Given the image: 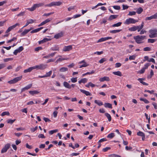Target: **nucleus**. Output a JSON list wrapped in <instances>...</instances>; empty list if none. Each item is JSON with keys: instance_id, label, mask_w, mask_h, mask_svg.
<instances>
[{"instance_id": "obj_10", "label": "nucleus", "mask_w": 157, "mask_h": 157, "mask_svg": "<svg viewBox=\"0 0 157 157\" xmlns=\"http://www.w3.org/2000/svg\"><path fill=\"white\" fill-rule=\"evenodd\" d=\"M134 39L135 40L137 44L143 43V42L140 38V36L138 35L134 37Z\"/></svg>"}, {"instance_id": "obj_57", "label": "nucleus", "mask_w": 157, "mask_h": 157, "mask_svg": "<svg viewBox=\"0 0 157 157\" xmlns=\"http://www.w3.org/2000/svg\"><path fill=\"white\" fill-rule=\"evenodd\" d=\"M145 70V68L143 67L139 71V73L140 74H142L144 72Z\"/></svg>"}, {"instance_id": "obj_59", "label": "nucleus", "mask_w": 157, "mask_h": 157, "mask_svg": "<svg viewBox=\"0 0 157 157\" xmlns=\"http://www.w3.org/2000/svg\"><path fill=\"white\" fill-rule=\"evenodd\" d=\"M144 51H150L151 50V49L148 47H146L144 48Z\"/></svg>"}, {"instance_id": "obj_28", "label": "nucleus", "mask_w": 157, "mask_h": 157, "mask_svg": "<svg viewBox=\"0 0 157 157\" xmlns=\"http://www.w3.org/2000/svg\"><path fill=\"white\" fill-rule=\"evenodd\" d=\"M29 92L30 94L32 95H33L35 94H37L39 93V92L37 90H31L29 91Z\"/></svg>"}, {"instance_id": "obj_40", "label": "nucleus", "mask_w": 157, "mask_h": 157, "mask_svg": "<svg viewBox=\"0 0 157 157\" xmlns=\"http://www.w3.org/2000/svg\"><path fill=\"white\" fill-rule=\"evenodd\" d=\"M107 60L105 58H101L99 61V63H103L104 62Z\"/></svg>"}, {"instance_id": "obj_53", "label": "nucleus", "mask_w": 157, "mask_h": 157, "mask_svg": "<svg viewBox=\"0 0 157 157\" xmlns=\"http://www.w3.org/2000/svg\"><path fill=\"white\" fill-rule=\"evenodd\" d=\"M144 92H147L150 93L151 94H153L154 92V90H146L144 91Z\"/></svg>"}, {"instance_id": "obj_17", "label": "nucleus", "mask_w": 157, "mask_h": 157, "mask_svg": "<svg viewBox=\"0 0 157 157\" xmlns=\"http://www.w3.org/2000/svg\"><path fill=\"white\" fill-rule=\"evenodd\" d=\"M50 40V39H49L45 38H44L43 40L39 41L38 42V43L39 44H43L44 43Z\"/></svg>"}, {"instance_id": "obj_42", "label": "nucleus", "mask_w": 157, "mask_h": 157, "mask_svg": "<svg viewBox=\"0 0 157 157\" xmlns=\"http://www.w3.org/2000/svg\"><path fill=\"white\" fill-rule=\"evenodd\" d=\"M52 73V71H50L48 72H47L46 74L45 75V77H48L50 76Z\"/></svg>"}, {"instance_id": "obj_24", "label": "nucleus", "mask_w": 157, "mask_h": 157, "mask_svg": "<svg viewBox=\"0 0 157 157\" xmlns=\"http://www.w3.org/2000/svg\"><path fill=\"white\" fill-rule=\"evenodd\" d=\"M138 27L137 26H134L133 27L130 28L128 30L130 31H135L137 30Z\"/></svg>"}, {"instance_id": "obj_58", "label": "nucleus", "mask_w": 157, "mask_h": 157, "mask_svg": "<svg viewBox=\"0 0 157 157\" xmlns=\"http://www.w3.org/2000/svg\"><path fill=\"white\" fill-rule=\"evenodd\" d=\"M54 13L53 12H51L48 13H44L43 15V16H49L51 14H53Z\"/></svg>"}, {"instance_id": "obj_29", "label": "nucleus", "mask_w": 157, "mask_h": 157, "mask_svg": "<svg viewBox=\"0 0 157 157\" xmlns=\"http://www.w3.org/2000/svg\"><path fill=\"white\" fill-rule=\"evenodd\" d=\"M94 103L99 106H101L103 105L102 102L100 100H95L94 101Z\"/></svg>"}, {"instance_id": "obj_3", "label": "nucleus", "mask_w": 157, "mask_h": 157, "mask_svg": "<svg viewBox=\"0 0 157 157\" xmlns=\"http://www.w3.org/2000/svg\"><path fill=\"white\" fill-rule=\"evenodd\" d=\"M138 21L137 20H136L133 18H130L126 19L124 23L125 24L128 25L130 24H135Z\"/></svg>"}, {"instance_id": "obj_18", "label": "nucleus", "mask_w": 157, "mask_h": 157, "mask_svg": "<svg viewBox=\"0 0 157 157\" xmlns=\"http://www.w3.org/2000/svg\"><path fill=\"white\" fill-rule=\"evenodd\" d=\"M88 81V79L86 78H83L80 80L78 81V82L79 84L81 83H86Z\"/></svg>"}, {"instance_id": "obj_25", "label": "nucleus", "mask_w": 157, "mask_h": 157, "mask_svg": "<svg viewBox=\"0 0 157 157\" xmlns=\"http://www.w3.org/2000/svg\"><path fill=\"white\" fill-rule=\"evenodd\" d=\"M30 31V30L25 29L21 34V36H23L27 34Z\"/></svg>"}, {"instance_id": "obj_6", "label": "nucleus", "mask_w": 157, "mask_h": 157, "mask_svg": "<svg viewBox=\"0 0 157 157\" xmlns=\"http://www.w3.org/2000/svg\"><path fill=\"white\" fill-rule=\"evenodd\" d=\"M47 64H41L39 65L34 66V69H37L44 70L47 68Z\"/></svg>"}, {"instance_id": "obj_12", "label": "nucleus", "mask_w": 157, "mask_h": 157, "mask_svg": "<svg viewBox=\"0 0 157 157\" xmlns=\"http://www.w3.org/2000/svg\"><path fill=\"white\" fill-rule=\"evenodd\" d=\"M64 33V32H63L62 31H61L59 33H57L54 36V38H55L56 39H58L63 36Z\"/></svg>"}, {"instance_id": "obj_16", "label": "nucleus", "mask_w": 157, "mask_h": 157, "mask_svg": "<svg viewBox=\"0 0 157 157\" xmlns=\"http://www.w3.org/2000/svg\"><path fill=\"white\" fill-rule=\"evenodd\" d=\"M80 91L81 92L84 94L86 96L91 95V94L88 91L82 89H80Z\"/></svg>"}, {"instance_id": "obj_19", "label": "nucleus", "mask_w": 157, "mask_h": 157, "mask_svg": "<svg viewBox=\"0 0 157 157\" xmlns=\"http://www.w3.org/2000/svg\"><path fill=\"white\" fill-rule=\"evenodd\" d=\"M51 49L52 51H59V48L58 45H55L51 48Z\"/></svg>"}, {"instance_id": "obj_20", "label": "nucleus", "mask_w": 157, "mask_h": 157, "mask_svg": "<svg viewBox=\"0 0 157 157\" xmlns=\"http://www.w3.org/2000/svg\"><path fill=\"white\" fill-rule=\"evenodd\" d=\"M34 69V66L29 67V68L24 70V73H27L31 72Z\"/></svg>"}, {"instance_id": "obj_47", "label": "nucleus", "mask_w": 157, "mask_h": 157, "mask_svg": "<svg viewBox=\"0 0 157 157\" xmlns=\"http://www.w3.org/2000/svg\"><path fill=\"white\" fill-rule=\"evenodd\" d=\"M110 157H121V156L113 154L109 155Z\"/></svg>"}, {"instance_id": "obj_34", "label": "nucleus", "mask_w": 157, "mask_h": 157, "mask_svg": "<svg viewBox=\"0 0 157 157\" xmlns=\"http://www.w3.org/2000/svg\"><path fill=\"white\" fill-rule=\"evenodd\" d=\"M115 136V134L113 133H112L109 134L107 136V138H112Z\"/></svg>"}, {"instance_id": "obj_1", "label": "nucleus", "mask_w": 157, "mask_h": 157, "mask_svg": "<svg viewBox=\"0 0 157 157\" xmlns=\"http://www.w3.org/2000/svg\"><path fill=\"white\" fill-rule=\"evenodd\" d=\"M44 5V3H41L38 4H34L33 6L30 8H28L27 9L29 10L32 11L35 10L36 8H38L40 7H41Z\"/></svg>"}, {"instance_id": "obj_9", "label": "nucleus", "mask_w": 157, "mask_h": 157, "mask_svg": "<svg viewBox=\"0 0 157 157\" xmlns=\"http://www.w3.org/2000/svg\"><path fill=\"white\" fill-rule=\"evenodd\" d=\"M157 18V13H156L154 15L149 17H147L145 18V20L146 21L150 20L152 19H156Z\"/></svg>"}, {"instance_id": "obj_21", "label": "nucleus", "mask_w": 157, "mask_h": 157, "mask_svg": "<svg viewBox=\"0 0 157 157\" xmlns=\"http://www.w3.org/2000/svg\"><path fill=\"white\" fill-rule=\"evenodd\" d=\"M43 28V27H41L39 28H38L37 29H34L31 32V33H36L39 31H40V30H41Z\"/></svg>"}, {"instance_id": "obj_4", "label": "nucleus", "mask_w": 157, "mask_h": 157, "mask_svg": "<svg viewBox=\"0 0 157 157\" xmlns=\"http://www.w3.org/2000/svg\"><path fill=\"white\" fill-rule=\"evenodd\" d=\"M62 4V2H53L51 3L46 4L45 6L51 7L54 6H59Z\"/></svg>"}, {"instance_id": "obj_14", "label": "nucleus", "mask_w": 157, "mask_h": 157, "mask_svg": "<svg viewBox=\"0 0 157 157\" xmlns=\"http://www.w3.org/2000/svg\"><path fill=\"white\" fill-rule=\"evenodd\" d=\"M110 80L109 78L107 76H104L102 78H100L99 79V81L101 82H103L105 81H109Z\"/></svg>"}, {"instance_id": "obj_5", "label": "nucleus", "mask_w": 157, "mask_h": 157, "mask_svg": "<svg viewBox=\"0 0 157 157\" xmlns=\"http://www.w3.org/2000/svg\"><path fill=\"white\" fill-rule=\"evenodd\" d=\"M22 78V76H20L17 77L11 80L8 82V83L10 84H13L16 83L17 82L20 81L21 80Z\"/></svg>"}, {"instance_id": "obj_48", "label": "nucleus", "mask_w": 157, "mask_h": 157, "mask_svg": "<svg viewBox=\"0 0 157 157\" xmlns=\"http://www.w3.org/2000/svg\"><path fill=\"white\" fill-rule=\"evenodd\" d=\"M113 7L114 9L117 10H120L121 9V7L120 6H114Z\"/></svg>"}, {"instance_id": "obj_22", "label": "nucleus", "mask_w": 157, "mask_h": 157, "mask_svg": "<svg viewBox=\"0 0 157 157\" xmlns=\"http://www.w3.org/2000/svg\"><path fill=\"white\" fill-rule=\"evenodd\" d=\"M63 85L67 88L68 89H71V85L66 82H63Z\"/></svg>"}, {"instance_id": "obj_52", "label": "nucleus", "mask_w": 157, "mask_h": 157, "mask_svg": "<svg viewBox=\"0 0 157 157\" xmlns=\"http://www.w3.org/2000/svg\"><path fill=\"white\" fill-rule=\"evenodd\" d=\"M107 141V140L105 138H103L99 140L98 142V143H100L103 141Z\"/></svg>"}, {"instance_id": "obj_15", "label": "nucleus", "mask_w": 157, "mask_h": 157, "mask_svg": "<svg viewBox=\"0 0 157 157\" xmlns=\"http://www.w3.org/2000/svg\"><path fill=\"white\" fill-rule=\"evenodd\" d=\"M118 15H111L109 18L108 20L109 21H111L113 19H115L117 17Z\"/></svg>"}, {"instance_id": "obj_11", "label": "nucleus", "mask_w": 157, "mask_h": 157, "mask_svg": "<svg viewBox=\"0 0 157 157\" xmlns=\"http://www.w3.org/2000/svg\"><path fill=\"white\" fill-rule=\"evenodd\" d=\"M72 49V47L71 45L65 46L63 48V51L64 52L69 51L71 50Z\"/></svg>"}, {"instance_id": "obj_36", "label": "nucleus", "mask_w": 157, "mask_h": 157, "mask_svg": "<svg viewBox=\"0 0 157 157\" xmlns=\"http://www.w3.org/2000/svg\"><path fill=\"white\" fill-rule=\"evenodd\" d=\"M156 39H148V42L149 43H153L156 41Z\"/></svg>"}, {"instance_id": "obj_26", "label": "nucleus", "mask_w": 157, "mask_h": 157, "mask_svg": "<svg viewBox=\"0 0 157 157\" xmlns=\"http://www.w3.org/2000/svg\"><path fill=\"white\" fill-rule=\"evenodd\" d=\"M113 73L114 75H117L119 76H121L122 75L121 72L120 71L113 72Z\"/></svg>"}, {"instance_id": "obj_62", "label": "nucleus", "mask_w": 157, "mask_h": 157, "mask_svg": "<svg viewBox=\"0 0 157 157\" xmlns=\"http://www.w3.org/2000/svg\"><path fill=\"white\" fill-rule=\"evenodd\" d=\"M43 120L45 122L51 121V120L48 118L44 117L43 118Z\"/></svg>"}, {"instance_id": "obj_37", "label": "nucleus", "mask_w": 157, "mask_h": 157, "mask_svg": "<svg viewBox=\"0 0 157 157\" xmlns=\"http://www.w3.org/2000/svg\"><path fill=\"white\" fill-rule=\"evenodd\" d=\"M10 114V113L8 111H5L2 113L1 114V116H3L5 115L9 116Z\"/></svg>"}, {"instance_id": "obj_60", "label": "nucleus", "mask_w": 157, "mask_h": 157, "mask_svg": "<svg viewBox=\"0 0 157 157\" xmlns=\"http://www.w3.org/2000/svg\"><path fill=\"white\" fill-rule=\"evenodd\" d=\"M13 60V59L12 58H6L5 59H4V62H7L10 60Z\"/></svg>"}, {"instance_id": "obj_31", "label": "nucleus", "mask_w": 157, "mask_h": 157, "mask_svg": "<svg viewBox=\"0 0 157 157\" xmlns=\"http://www.w3.org/2000/svg\"><path fill=\"white\" fill-rule=\"evenodd\" d=\"M122 23L121 22H120L117 23H116L113 25H112V27H119L122 24Z\"/></svg>"}, {"instance_id": "obj_30", "label": "nucleus", "mask_w": 157, "mask_h": 157, "mask_svg": "<svg viewBox=\"0 0 157 157\" xmlns=\"http://www.w3.org/2000/svg\"><path fill=\"white\" fill-rule=\"evenodd\" d=\"M143 9L142 7H140L137 9L136 13L139 14H140L143 11Z\"/></svg>"}, {"instance_id": "obj_2", "label": "nucleus", "mask_w": 157, "mask_h": 157, "mask_svg": "<svg viewBox=\"0 0 157 157\" xmlns=\"http://www.w3.org/2000/svg\"><path fill=\"white\" fill-rule=\"evenodd\" d=\"M150 34L149 35L150 38H154L157 36V29H151L149 30Z\"/></svg>"}, {"instance_id": "obj_51", "label": "nucleus", "mask_w": 157, "mask_h": 157, "mask_svg": "<svg viewBox=\"0 0 157 157\" xmlns=\"http://www.w3.org/2000/svg\"><path fill=\"white\" fill-rule=\"evenodd\" d=\"M38 137L39 138H45V137L44 136L43 134H40L38 135Z\"/></svg>"}, {"instance_id": "obj_23", "label": "nucleus", "mask_w": 157, "mask_h": 157, "mask_svg": "<svg viewBox=\"0 0 157 157\" xmlns=\"http://www.w3.org/2000/svg\"><path fill=\"white\" fill-rule=\"evenodd\" d=\"M104 105V107L105 108H108L110 109L112 108V105L110 103H105Z\"/></svg>"}, {"instance_id": "obj_32", "label": "nucleus", "mask_w": 157, "mask_h": 157, "mask_svg": "<svg viewBox=\"0 0 157 157\" xmlns=\"http://www.w3.org/2000/svg\"><path fill=\"white\" fill-rule=\"evenodd\" d=\"M121 31V29L114 30L110 31V33H116L120 32Z\"/></svg>"}, {"instance_id": "obj_46", "label": "nucleus", "mask_w": 157, "mask_h": 157, "mask_svg": "<svg viewBox=\"0 0 157 157\" xmlns=\"http://www.w3.org/2000/svg\"><path fill=\"white\" fill-rule=\"evenodd\" d=\"M111 148L109 147H107L102 149V151L104 152L107 151L108 150L110 149Z\"/></svg>"}, {"instance_id": "obj_38", "label": "nucleus", "mask_w": 157, "mask_h": 157, "mask_svg": "<svg viewBox=\"0 0 157 157\" xmlns=\"http://www.w3.org/2000/svg\"><path fill=\"white\" fill-rule=\"evenodd\" d=\"M136 14V12L135 11H130L129 12L128 15L132 16L135 15Z\"/></svg>"}, {"instance_id": "obj_44", "label": "nucleus", "mask_w": 157, "mask_h": 157, "mask_svg": "<svg viewBox=\"0 0 157 157\" xmlns=\"http://www.w3.org/2000/svg\"><path fill=\"white\" fill-rule=\"evenodd\" d=\"M58 130L57 129H55L54 130H51L49 131V133L50 134L52 135L54 133L56 132H58Z\"/></svg>"}, {"instance_id": "obj_7", "label": "nucleus", "mask_w": 157, "mask_h": 157, "mask_svg": "<svg viewBox=\"0 0 157 157\" xmlns=\"http://www.w3.org/2000/svg\"><path fill=\"white\" fill-rule=\"evenodd\" d=\"M10 144H5L1 150V153H3L6 152L7 150L10 148Z\"/></svg>"}, {"instance_id": "obj_56", "label": "nucleus", "mask_w": 157, "mask_h": 157, "mask_svg": "<svg viewBox=\"0 0 157 157\" xmlns=\"http://www.w3.org/2000/svg\"><path fill=\"white\" fill-rule=\"evenodd\" d=\"M32 84H29L25 87V89L27 90L30 88L32 87Z\"/></svg>"}, {"instance_id": "obj_55", "label": "nucleus", "mask_w": 157, "mask_h": 157, "mask_svg": "<svg viewBox=\"0 0 157 157\" xmlns=\"http://www.w3.org/2000/svg\"><path fill=\"white\" fill-rule=\"evenodd\" d=\"M88 65H89L88 64H87L86 63H85L83 64L82 65L80 66V67H79V68H82V67H86L88 66Z\"/></svg>"}, {"instance_id": "obj_63", "label": "nucleus", "mask_w": 157, "mask_h": 157, "mask_svg": "<svg viewBox=\"0 0 157 157\" xmlns=\"http://www.w3.org/2000/svg\"><path fill=\"white\" fill-rule=\"evenodd\" d=\"M104 41H105L104 37H102L98 40L97 43H99Z\"/></svg>"}, {"instance_id": "obj_50", "label": "nucleus", "mask_w": 157, "mask_h": 157, "mask_svg": "<svg viewBox=\"0 0 157 157\" xmlns=\"http://www.w3.org/2000/svg\"><path fill=\"white\" fill-rule=\"evenodd\" d=\"M25 13V11H23L20 13H19L17 15V16H21L24 15Z\"/></svg>"}, {"instance_id": "obj_8", "label": "nucleus", "mask_w": 157, "mask_h": 157, "mask_svg": "<svg viewBox=\"0 0 157 157\" xmlns=\"http://www.w3.org/2000/svg\"><path fill=\"white\" fill-rule=\"evenodd\" d=\"M19 25H20L19 23H16V24L13 25L9 27L7 29V30H6V33H8V32L11 31L12 29H13L15 28L17 26H19Z\"/></svg>"}, {"instance_id": "obj_33", "label": "nucleus", "mask_w": 157, "mask_h": 157, "mask_svg": "<svg viewBox=\"0 0 157 157\" xmlns=\"http://www.w3.org/2000/svg\"><path fill=\"white\" fill-rule=\"evenodd\" d=\"M68 71V68L65 67H63L60 68L59 71L61 72H64Z\"/></svg>"}, {"instance_id": "obj_43", "label": "nucleus", "mask_w": 157, "mask_h": 157, "mask_svg": "<svg viewBox=\"0 0 157 157\" xmlns=\"http://www.w3.org/2000/svg\"><path fill=\"white\" fill-rule=\"evenodd\" d=\"M77 77L72 78H71V82L73 83H75V82H76L77 81Z\"/></svg>"}, {"instance_id": "obj_41", "label": "nucleus", "mask_w": 157, "mask_h": 157, "mask_svg": "<svg viewBox=\"0 0 157 157\" xmlns=\"http://www.w3.org/2000/svg\"><path fill=\"white\" fill-rule=\"evenodd\" d=\"M154 75V72L152 70H151L150 75H148L147 76L148 78H151L152 76Z\"/></svg>"}, {"instance_id": "obj_39", "label": "nucleus", "mask_w": 157, "mask_h": 157, "mask_svg": "<svg viewBox=\"0 0 157 157\" xmlns=\"http://www.w3.org/2000/svg\"><path fill=\"white\" fill-rule=\"evenodd\" d=\"M15 120L16 119H9L7 121V122L8 123H9L10 124H12L15 121Z\"/></svg>"}, {"instance_id": "obj_35", "label": "nucleus", "mask_w": 157, "mask_h": 157, "mask_svg": "<svg viewBox=\"0 0 157 157\" xmlns=\"http://www.w3.org/2000/svg\"><path fill=\"white\" fill-rule=\"evenodd\" d=\"M140 101H143L146 104H148L149 102V101L145 98H140Z\"/></svg>"}, {"instance_id": "obj_54", "label": "nucleus", "mask_w": 157, "mask_h": 157, "mask_svg": "<svg viewBox=\"0 0 157 157\" xmlns=\"http://www.w3.org/2000/svg\"><path fill=\"white\" fill-rule=\"evenodd\" d=\"M75 7V6H70L68 8V10L69 11H70L74 9Z\"/></svg>"}, {"instance_id": "obj_64", "label": "nucleus", "mask_w": 157, "mask_h": 157, "mask_svg": "<svg viewBox=\"0 0 157 157\" xmlns=\"http://www.w3.org/2000/svg\"><path fill=\"white\" fill-rule=\"evenodd\" d=\"M42 48L41 47H39L37 48H36L35 49V50L36 51H38L39 50H41L42 49Z\"/></svg>"}, {"instance_id": "obj_49", "label": "nucleus", "mask_w": 157, "mask_h": 157, "mask_svg": "<svg viewBox=\"0 0 157 157\" xmlns=\"http://www.w3.org/2000/svg\"><path fill=\"white\" fill-rule=\"evenodd\" d=\"M17 39V38L16 37H13V38L9 40L8 41H7V43H10L12 42L13 41H14V40H15Z\"/></svg>"}, {"instance_id": "obj_45", "label": "nucleus", "mask_w": 157, "mask_h": 157, "mask_svg": "<svg viewBox=\"0 0 157 157\" xmlns=\"http://www.w3.org/2000/svg\"><path fill=\"white\" fill-rule=\"evenodd\" d=\"M136 58V56L135 55H132L130 56L129 59L130 60H134Z\"/></svg>"}, {"instance_id": "obj_61", "label": "nucleus", "mask_w": 157, "mask_h": 157, "mask_svg": "<svg viewBox=\"0 0 157 157\" xmlns=\"http://www.w3.org/2000/svg\"><path fill=\"white\" fill-rule=\"evenodd\" d=\"M121 64L119 63H116L115 64V67H121Z\"/></svg>"}, {"instance_id": "obj_13", "label": "nucleus", "mask_w": 157, "mask_h": 157, "mask_svg": "<svg viewBox=\"0 0 157 157\" xmlns=\"http://www.w3.org/2000/svg\"><path fill=\"white\" fill-rule=\"evenodd\" d=\"M137 134L138 136H142V139L143 140H144L145 138V135L144 133L141 131L138 132Z\"/></svg>"}, {"instance_id": "obj_27", "label": "nucleus", "mask_w": 157, "mask_h": 157, "mask_svg": "<svg viewBox=\"0 0 157 157\" xmlns=\"http://www.w3.org/2000/svg\"><path fill=\"white\" fill-rule=\"evenodd\" d=\"M105 115L106 117L108 119V121L110 122L111 121V117L110 115L108 113H105Z\"/></svg>"}]
</instances>
